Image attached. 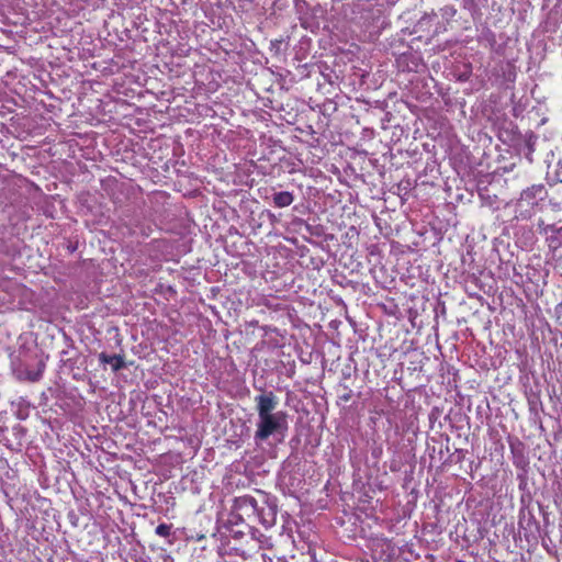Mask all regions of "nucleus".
<instances>
[{"label": "nucleus", "mask_w": 562, "mask_h": 562, "mask_svg": "<svg viewBox=\"0 0 562 562\" xmlns=\"http://www.w3.org/2000/svg\"><path fill=\"white\" fill-rule=\"evenodd\" d=\"M255 402L259 417L255 439L265 441L282 427L286 415L284 412L273 413L278 406V397L272 391L257 395Z\"/></svg>", "instance_id": "nucleus-1"}, {"label": "nucleus", "mask_w": 562, "mask_h": 562, "mask_svg": "<svg viewBox=\"0 0 562 562\" xmlns=\"http://www.w3.org/2000/svg\"><path fill=\"white\" fill-rule=\"evenodd\" d=\"M46 363L42 353H35L27 359L21 360L14 369V374L19 381L38 382L45 371Z\"/></svg>", "instance_id": "nucleus-2"}, {"label": "nucleus", "mask_w": 562, "mask_h": 562, "mask_svg": "<svg viewBox=\"0 0 562 562\" xmlns=\"http://www.w3.org/2000/svg\"><path fill=\"white\" fill-rule=\"evenodd\" d=\"M233 508L240 516H246L248 519L259 518L260 516L258 503L251 495L235 497Z\"/></svg>", "instance_id": "nucleus-3"}, {"label": "nucleus", "mask_w": 562, "mask_h": 562, "mask_svg": "<svg viewBox=\"0 0 562 562\" xmlns=\"http://www.w3.org/2000/svg\"><path fill=\"white\" fill-rule=\"evenodd\" d=\"M546 192L543 184H532L531 187L525 189L521 194L520 199L528 204H535L537 199L540 198V195Z\"/></svg>", "instance_id": "nucleus-4"}, {"label": "nucleus", "mask_w": 562, "mask_h": 562, "mask_svg": "<svg viewBox=\"0 0 562 562\" xmlns=\"http://www.w3.org/2000/svg\"><path fill=\"white\" fill-rule=\"evenodd\" d=\"M99 361L103 364H111L114 372H117L125 367L124 358L121 355H108L105 352H101L99 355Z\"/></svg>", "instance_id": "nucleus-5"}, {"label": "nucleus", "mask_w": 562, "mask_h": 562, "mask_svg": "<svg viewBox=\"0 0 562 562\" xmlns=\"http://www.w3.org/2000/svg\"><path fill=\"white\" fill-rule=\"evenodd\" d=\"M301 26L311 33H316L319 30V21L316 19L314 14L305 13L300 16Z\"/></svg>", "instance_id": "nucleus-6"}, {"label": "nucleus", "mask_w": 562, "mask_h": 562, "mask_svg": "<svg viewBox=\"0 0 562 562\" xmlns=\"http://www.w3.org/2000/svg\"><path fill=\"white\" fill-rule=\"evenodd\" d=\"M294 201V195L289 191H280L273 194V204L276 207H286Z\"/></svg>", "instance_id": "nucleus-7"}, {"label": "nucleus", "mask_w": 562, "mask_h": 562, "mask_svg": "<svg viewBox=\"0 0 562 562\" xmlns=\"http://www.w3.org/2000/svg\"><path fill=\"white\" fill-rule=\"evenodd\" d=\"M171 525L160 524L156 527V535L159 537L168 538L171 535Z\"/></svg>", "instance_id": "nucleus-8"}, {"label": "nucleus", "mask_w": 562, "mask_h": 562, "mask_svg": "<svg viewBox=\"0 0 562 562\" xmlns=\"http://www.w3.org/2000/svg\"><path fill=\"white\" fill-rule=\"evenodd\" d=\"M482 0H464V5L470 11L475 12L479 9L480 2Z\"/></svg>", "instance_id": "nucleus-9"}, {"label": "nucleus", "mask_w": 562, "mask_h": 562, "mask_svg": "<svg viewBox=\"0 0 562 562\" xmlns=\"http://www.w3.org/2000/svg\"><path fill=\"white\" fill-rule=\"evenodd\" d=\"M432 20V18H426V19H423L420 22H419V25L423 26L424 24L430 22Z\"/></svg>", "instance_id": "nucleus-10"}, {"label": "nucleus", "mask_w": 562, "mask_h": 562, "mask_svg": "<svg viewBox=\"0 0 562 562\" xmlns=\"http://www.w3.org/2000/svg\"><path fill=\"white\" fill-rule=\"evenodd\" d=\"M461 80H467L469 79V75H463L462 77H460Z\"/></svg>", "instance_id": "nucleus-11"}, {"label": "nucleus", "mask_w": 562, "mask_h": 562, "mask_svg": "<svg viewBox=\"0 0 562 562\" xmlns=\"http://www.w3.org/2000/svg\"><path fill=\"white\" fill-rule=\"evenodd\" d=\"M379 452H382V449H379V451L373 452V456L378 457Z\"/></svg>", "instance_id": "nucleus-12"}, {"label": "nucleus", "mask_w": 562, "mask_h": 562, "mask_svg": "<svg viewBox=\"0 0 562 562\" xmlns=\"http://www.w3.org/2000/svg\"><path fill=\"white\" fill-rule=\"evenodd\" d=\"M379 452H382V449H379V451L373 452V456L378 457Z\"/></svg>", "instance_id": "nucleus-13"}, {"label": "nucleus", "mask_w": 562, "mask_h": 562, "mask_svg": "<svg viewBox=\"0 0 562 562\" xmlns=\"http://www.w3.org/2000/svg\"><path fill=\"white\" fill-rule=\"evenodd\" d=\"M379 452H382V449H379V451L373 452V456L378 457Z\"/></svg>", "instance_id": "nucleus-14"}, {"label": "nucleus", "mask_w": 562, "mask_h": 562, "mask_svg": "<svg viewBox=\"0 0 562 562\" xmlns=\"http://www.w3.org/2000/svg\"><path fill=\"white\" fill-rule=\"evenodd\" d=\"M379 452H382V449H379V451L373 452V456L378 457Z\"/></svg>", "instance_id": "nucleus-15"}, {"label": "nucleus", "mask_w": 562, "mask_h": 562, "mask_svg": "<svg viewBox=\"0 0 562 562\" xmlns=\"http://www.w3.org/2000/svg\"><path fill=\"white\" fill-rule=\"evenodd\" d=\"M456 562H465V561H463V560H457Z\"/></svg>", "instance_id": "nucleus-16"}, {"label": "nucleus", "mask_w": 562, "mask_h": 562, "mask_svg": "<svg viewBox=\"0 0 562 562\" xmlns=\"http://www.w3.org/2000/svg\"><path fill=\"white\" fill-rule=\"evenodd\" d=\"M0 46H2V44L0 43Z\"/></svg>", "instance_id": "nucleus-17"}]
</instances>
